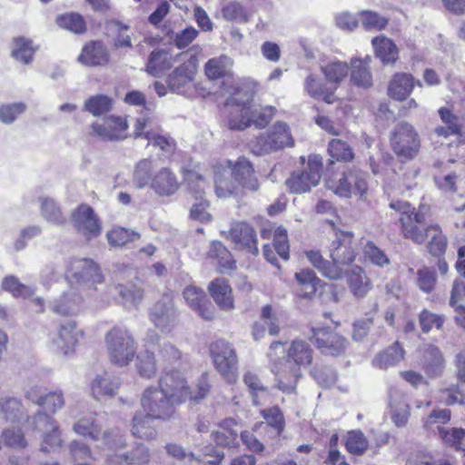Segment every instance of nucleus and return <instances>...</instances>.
I'll use <instances>...</instances> for the list:
<instances>
[{
    "mask_svg": "<svg viewBox=\"0 0 465 465\" xmlns=\"http://www.w3.org/2000/svg\"><path fill=\"white\" fill-rule=\"evenodd\" d=\"M436 400L445 405H452L455 403L463 404L465 396L460 391L458 385H451L447 388H440L436 391Z\"/></svg>",
    "mask_w": 465,
    "mask_h": 465,
    "instance_id": "nucleus-52",
    "label": "nucleus"
},
{
    "mask_svg": "<svg viewBox=\"0 0 465 465\" xmlns=\"http://www.w3.org/2000/svg\"><path fill=\"white\" fill-rule=\"evenodd\" d=\"M329 153L331 158L337 161H350L353 158L354 154L352 149L346 142L341 139H332L329 143Z\"/></svg>",
    "mask_w": 465,
    "mask_h": 465,
    "instance_id": "nucleus-56",
    "label": "nucleus"
},
{
    "mask_svg": "<svg viewBox=\"0 0 465 465\" xmlns=\"http://www.w3.org/2000/svg\"><path fill=\"white\" fill-rule=\"evenodd\" d=\"M420 325L424 333H428L433 327L441 329L445 318L443 315L433 313L428 310H423L419 317Z\"/></svg>",
    "mask_w": 465,
    "mask_h": 465,
    "instance_id": "nucleus-63",
    "label": "nucleus"
},
{
    "mask_svg": "<svg viewBox=\"0 0 465 465\" xmlns=\"http://www.w3.org/2000/svg\"><path fill=\"white\" fill-rule=\"evenodd\" d=\"M390 208L395 210L400 214L399 220L404 238L421 244L427 237H430V241L428 243L429 252L436 257L444 255L448 242L438 224L422 228L421 224L425 221V215L420 211L416 212L415 208L408 202L392 201L390 203Z\"/></svg>",
    "mask_w": 465,
    "mask_h": 465,
    "instance_id": "nucleus-3",
    "label": "nucleus"
},
{
    "mask_svg": "<svg viewBox=\"0 0 465 465\" xmlns=\"http://www.w3.org/2000/svg\"><path fill=\"white\" fill-rule=\"evenodd\" d=\"M295 279L303 288H312V291H319L324 287V282L319 279L315 272L310 269H303L295 273Z\"/></svg>",
    "mask_w": 465,
    "mask_h": 465,
    "instance_id": "nucleus-61",
    "label": "nucleus"
},
{
    "mask_svg": "<svg viewBox=\"0 0 465 465\" xmlns=\"http://www.w3.org/2000/svg\"><path fill=\"white\" fill-rule=\"evenodd\" d=\"M215 368L229 383L237 381V357L234 350L228 344L223 343L221 348L213 350Z\"/></svg>",
    "mask_w": 465,
    "mask_h": 465,
    "instance_id": "nucleus-17",
    "label": "nucleus"
},
{
    "mask_svg": "<svg viewBox=\"0 0 465 465\" xmlns=\"http://www.w3.org/2000/svg\"><path fill=\"white\" fill-rule=\"evenodd\" d=\"M152 179V162L147 159L140 161L134 172V183L138 188H143L151 183Z\"/></svg>",
    "mask_w": 465,
    "mask_h": 465,
    "instance_id": "nucleus-55",
    "label": "nucleus"
},
{
    "mask_svg": "<svg viewBox=\"0 0 465 465\" xmlns=\"http://www.w3.org/2000/svg\"><path fill=\"white\" fill-rule=\"evenodd\" d=\"M322 71L329 82L340 83L347 77L349 66L345 62L335 60L322 66Z\"/></svg>",
    "mask_w": 465,
    "mask_h": 465,
    "instance_id": "nucleus-51",
    "label": "nucleus"
},
{
    "mask_svg": "<svg viewBox=\"0 0 465 465\" xmlns=\"http://www.w3.org/2000/svg\"><path fill=\"white\" fill-rule=\"evenodd\" d=\"M120 386V380L107 372L97 374L91 382V392L94 399L101 401L114 397Z\"/></svg>",
    "mask_w": 465,
    "mask_h": 465,
    "instance_id": "nucleus-24",
    "label": "nucleus"
},
{
    "mask_svg": "<svg viewBox=\"0 0 465 465\" xmlns=\"http://www.w3.org/2000/svg\"><path fill=\"white\" fill-rule=\"evenodd\" d=\"M390 405L392 411L391 419L395 425L398 427L405 426L410 416V406L406 397L399 391L391 392Z\"/></svg>",
    "mask_w": 465,
    "mask_h": 465,
    "instance_id": "nucleus-34",
    "label": "nucleus"
},
{
    "mask_svg": "<svg viewBox=\"0 0 465 465\" xmlns=\"http://www.w3.org/2000/svg\"><path fill=\"white\" fill-rule=\"evenodd\" d=\"M357 15L360 23L366 31H381L385 29L389 19L371 10H361Z\"/></svg>",
    "mask_w": 465,
    "mask_h": 465,
    "instance_id": "nucleus-43",
    "label": "nucleus"
},
{
    "mask_svg": "<svg viewBox=\"0 0 465 465\" xmlns=\"http://www.w3.org/2000/svg\"><path fill=\"white\" fill-rule=\"evenodd\" d=\"M150 319L162 332H169L175 326L177 313L167 295H163L162 300L154 304Z\"/></svg>",
    "mask_w": 465,
    "mask_h": 465,
    "instance_id": "nucleus-19",
    "label": "nucleus"
},
{
    "mask_svg": "<svg viewBox=\"0 0 465 465\" xmlns=\"http://www.w3.org/2000/svg\"><path fill=\"white\" fill-rule=\"evenodd\" d=\"M144 138L148 140L149 144L158 147L166 154H171L175 150V143L173 139L156 134L152 130L145 133Z\"/></svg>",
    "mask_w": 465,
    "mask_h": 465,
    "instance_id": "nucleus-57",
    "label": "nucleus"
},
{
    "mask_svg": "<svg viewBox=\"0 0 465 465\" xmlns=\"http://www.w3.org/2000/svg\"><path fill=\"white\" fill-rule=\"evenodd\" d=\"M175 403L160 387H148L141 396L143 411L155 420L171 419L175 411Z\"/></svg>",
    "mask_w": 465,
    "mask_h": 465,
    "instance_id": "nucleus-8",
    "label": "nucleus"
},
{
    "mask_svg": "<svg viewBox=\"0 0 465 465\" xmlns=\"http://www.w3.org/2000/svg\"><path fill=\"white\" fill-rule=\"evenodd\" d=\"M199 32L193 26H187L186 28L179 31H168L166 36L169 38L178 49H183L189 46L198 36Z\"/></svg>",
    "mask_w": 465,
    "mask_h": 465,
    "instance_id": "nucleus-50",
    "label": "nucleus"
},
{
    "mask_svg": "<svg viewBox=\"0 0 465 465\" xmlns=\"http://www.w3.org/2000/svg\"><path fill=\"white\" fill-rule=\"evenodd\" d=\"M272 247L282 259L284 261L289 260L290 244L288 234L287 230L282 226H279L273 232Z\"/></svg>",
    "mask_w": 465,
    "mask_h": 465,
    "instance_id": "nucleus-54",
    "label": "nucleus"
},
{
    "mask_svg": "<svg viewBox=\"0 0 465 465\" xmlns=\"http://www.w3.org/2000/svg\"><path fill=\"white\" fill-rule=\"evenodd\" d=\"M68 276L76 282H101L100 270L95 262L90 259H76L70 261L67 270Z\"/></svg>",
    "mask_w": 465,
    "mask_h": 465,
    "instance_id": "nucleus-22",
    "label": "nucleus"
},
{
    "mask_svg": "<svg viewBox=\"0 0 465 465\" xmlns=\"http://www.w3.org/2000/svg\"><path fill=\"white\" fill-rule=\"evenodd\" d=\"M173 56L167 51L156 49L148 57L146 71L154 77H161L173 66Z\"/></svg>",
    "mask_w": 465,
    "mask_h": 465,
    "instance_id": "nucleus-31",
    "label": "nucleus"
},
{
    "mask_svg": "<svg viewBox=\"0 0 465 465\" xmlns=\"http://www.w3.org/2000/svg\"><path fill=\"white\" fill-rule=\"evenodd\" d=\"M33 424L35 430L44 432V440L41 445L43 451L48 452L61 446L60 431L51 416L40 411L33 418Z\"/></svg>",
    "mask_w": 465,
    "mask_h": 465,
    "instance_id": "nucleus-16",
    "label": "nucleus"
},
{
    "mask_svg": "<svg viewBox=\"0 0 465 465\" xmlns=\"http://www.w3.org/2000/svg\"><path fill=\"white\" fill-rule=\"evenodd\" d=\"M345 445L350 453L361 455L368 449L369 442L361 430H351L348 432Z\"/></svg>",
    "mask_w": 465,
    "mask_h": 465,
    "instance_id": "nucleus-53",
    "label": "nucleus"
},
{
    "mask_svg": "<svg viewBox=\"0 0 465 465\" xmlns=\"http://www.w3.org/2000/svg\"><path fill=\"white\" fill-rule=\"evenodd\" d=\"M56 24L59 27L74 34H83L86 30L84 18L75 13H67L58 16Z\"/></svg>",
    "mask_w": 465,
    "mask_h": 465,
    "instance_id": "nucleus-49",
    "label": "nucleus"
},
{
    "mask_svg": "<svg viewBox=\"0 0 465 465\" xmlns=\"http://www.w3.org/2000/svg\"><path fill=\"white\" fill-rule=\"evenodd\" d=\"M442 441L450 446L457 447L465 437V430L461 428H444L438 426Z\"/></svg>",
    "mask_w": 465,
    "mask_h": 465,
    "instance_id": "nucleus-64",
    "label": "nucleus"
},
{
    "mask_svg": "<svg viewBox=\"0 0 465 465\" xmlns=\"http://www.w3.org/2000/svg\"><path fill=\"white\" fill-rule=\"evenodd\" d=\"M159 387L177 404L188 400L190 386L179 371L165 372L159 380Z\"/></svg>",
    "mask_w": 465,
    "mask_h": 465,
    "instance_id": "nucleus-15",
    "label": "nucleus"
},
{
    "mask_svg": "<svg viewBox=\"0 0 465 465\" xmlns=\"http://www.w3.org/2000/svg\"><path fill=\"white\" fill-rule=\"evenodd\" d=\"M151 188L159 196H170L179 189V182L176 175L168 168H162L152 179Z\"/></svg>",
    "mask_w": 465,
    "mask_h": 465,
    "instance_id": "nucleus-25",
    "label": "nucleus"
},
{
    "mask_svg": "<svg viewBox=\"0 0 465 465\" xmlns=\"http://www.w3.org/2000/svg\"><path fill=\"white\" fill-rule=\"evenodd\" d=\"M40 202L41 213L45 221L58 226L65 223L66 218L54 199L44 197Z\"/></svg>",
    "mask_w": 465,
    "mask_h": 465,
    "instance_id": "nucleus-42",
    "label": "nucleus"
},
{
    "mask_svg": "<svg viewBox=\"0 0 465 465\" xmlns=\"http://www.w3.org/2000/svg\"><path fill=\"white\" fill-rule=\"evenodd\" d=\"M311 341L323 354L340 355L345 351L347 341L341 335L330 331L328 328L312 329Z\"/></svg>",
    "mask_w": 465,
    "mask_h": 465,
    "instance_id": "nucleus-13",
    "label": "nucleus"
},
{
    "mask_svg": "<svg viewBox=\"0 0 465 465\" xmlns=\"http://www.w3.org/2000/svg\"><path fill=\"white\" fill-rule=\"evenodd\" d=\"M310 262L321 271L326 277L336 280L341 277V271L338 267L332 266L325 261L319 251H308L305 252Z\"/></svg>",
    "mask_w": 465,
    "mask_h": 465,
    "instance_id": "nucleus-44",
    "label": "nucleus"
},
{
    "mask_svg": "<svg viewBox=\"0 0 465 465\" xmlns=\"http://www.w3.org/2000/svg\"><path fill=\"white\" fill-rule=\"evenodd\" d=\"M375 55L384 65L393 64L399 57V50L393 41L384 35H379L371 40Z\"/></svg>",
    "mask_w": 465,
    "mask_h": 465,
    "instance_id": "nucleus-29",
    "label": "nucleus"
},
{
    "mask_svg": "<svg viewBox=\"0 0 465 465\" xmlns=\"http://www.w3.org/2000/svg\"><path fill=\"white\" fill-rule=\"evenodd\" d=\"M351 180L354 182V193L363 196L368 189L366 173L355 168L328 177L325 185L335 194L341 197H349L352 193Z\"/></svg>",
    "mask_w": 465,
    "mask_h": 465,
    "instance_id": "nucleus-10",
    "label": "nucleus"
},
{
    "mask_svg": "<svg viewBox=\"0 0 465 465\" xmlns=\"http://www.w3.org/2000/svg\"><path fill=\"white\" fill-rule=\"evenodd\" d=\"M222 234L252 254L259 252L255 231L246 223H235L228 232H222Z\"/></svg>",
    "mask_w": 465,
    "mask_h": 465,
    "instance_id": "nucleus-21",
    "label": "nucleus"
},
{
    "mask_svg": "<svg viewBox=\"0 0 465 465\" xmlns=\"http://www.w3.org/2000/svg\"><path fill=\"white\" fill-rule=\"evenodd\" d=\"M322 157L317 154L309 156L307 166L302 172H294L286 180V184L293 193H303L316 186L322 177Z\"/></svg>",
    "mask_w": 465,
    "mask_h": 465,
    "instance_id": "nucleus-11",
    "label": "nucleus"
},
{
    "mask_svg": "<svg viewBox=\"0 0 465 465\" xmlns=\"http://www.w3.org/2000/svg\"><path fill=\"white\" fill-rule=\"evenodd\" d=\"M196 71L193 55L187 62L175 68L167 78V84L171 90L178 92L180 88L191 82Z\"/></svg>",
    "mask_w": 465,
    "mask_h": 465,
    "instance_id": "nucleus-30",
    "label": "nucleus"
},
{
    "mask_svg": "<svg viewBox=\"0 0 465 465\" xmlns=\"http://www.w3.org/2000/svg\"><path fill=\"white\" fill-rule=\"evenodd\" d=\"M81 298L78 292H63L52 304L54 312L62 315L75 314L80 310Z\"/></svg>",
    "mask_w": 465,
    "mask_h": 465,
    "instance_id": "nucleus-36",
    "label": "nucleus"
},
{
    "mask_svg": "<svg viewBox=\"0 0 465 465\" xmlns=\"http://www.w3.org/2000/svg\"><path fill=\"white\" fill-rule=\"evenodd\" d=\"M78 59L85 65L96 66L107 64L109 61V55L103 43L94 41L84 46Z\"/></svg>",
    "mask_w": 465,
    "mask_h": 465,
    "instance_id": "nucleus-28",
    "label": "nucleus"
},
{
    "mask_svg": "<svg viewBox=\"0 0 465 465\" xmlns=\"http://www.w3.org/2000/svg\"><path fill=\"white\" fill-rule=\"evenodd\" d=\"M393 152L405 160L413 159L419 153L420 143L413 125L407 122L398 123L390 137Z\"/></svg>",
    "mask_w": 465,
    "mask_h": 465,
    "instance_id": "nucleus-9",
    "label": "nucleus"
},
{
    "mask_svg": "<svg viewBox=\"0 0 465 465\" xmlns=\"http://www.w3.org/2000/svg\"><path fill=\"white\" fill-rule=\"evenodd\" d=\"M267 328L271 335H277L279 333L278 319L273 314L270 305H266L262 308L261 322L254 323L252 328L253 338L257 341L263 337Z\"/></svg>",
    "mask_w": 465,
    "mask_h": 465,
    "instance_id": "nucleus-33",
    "label": "nucleus"
},
{
    "mask_svg": "<svg viewBox=\"0 0 465 465\" xmlns=\"http://www.w3.org/2000/svg\"><path fill=\"white\" fill-rule=\"evenodd\" d=\"M403 359V350L396 342L393 346L378 354L373 359V365L380 369H388Z\"/></svg>",
    "mask_w": 465,
    "mask_h": 465,
    "instance_id": "nucleus-41",
    "label": "nucleus"
},
{
    "mask_svg": "<svg viewBox=\"0 0 465 465\" xmlns=\"http://www.w3.org/2000/svg\"><path fill=\"white\" fill-rule=\"evenodd\" d=\"M0 412L9 421L18 420L23 415L21 402L14 397H3L0 400Z\"/></svg>",
    "mask_w": 465,
    "mask_h": 465,
    "instance_id": "nucleus-48",
    "label": "nucleus"
},
{
    "mask_svg": "<svg viewBox=\"0 0 465 465\" xmlns=\"http://www.w3.org/2000/svg\"><path fill=\"white\" fill-rule=\"evenodd\" d=\"M77 344L76 325L73 322L61 324L58 331L51 337V350L61 355L72 353Z\"/></svg>",
    "mask_w": 465,
    "mask_h": 465,
    "instance_id": "nucleus-20",
    "label": "nucleus"
},
{
    "mask_svg": "<svg viewBox=\"0 0 465 465\" xmlns=\"http://www.w3.org/2000/svg\"><path fill=\"white\" fill-rule=\"evenodd\" d=\"M243 381L249 388L250 392L252 396V402L254 405H261L262 402L259 400L260 394H265L267 391L266 387L262 383L258 375L252 371H247L244 374Z\"/></svg>",
    "mask_w": 465,
    "mask_h": 465,
    "instance_id": "nucleus-59",
    "label": "nucleus"
},
{
    "mask_svg": "<svg viewBox=\"0 0 465 465\" xmlns=\"http://www.w3.org/2000/svg\"><path fill=\"white\" fill-rule=\"evenodd\" d=\"M184 182L189 191L194 194V197H203L207 183L203 175L195 171H186L184 173Z\"/></svg>",
    "mask_w": 465,
    "mask_h": 465,
    "instance_id": "nucleus-58",
    "label": "nucleus"
},
{
    "mask_svg": "<svg viewBox=\"0 0 465 465\" xmlns=\"http://www.w3.org/2000/svg\"><path fill=\"white\" fill-rule=\"evenodd\" d=\"M153 417L144 413H138L133 418L132 433L134 437L152 440L154 439L157 431L152 426Z\"/></svg>",
    "mask_w": 465,
    "mask_h": 465,
    "instance_id": "nucleus-37",
    "label": "nucleus"
},
{
    "mask_svg": "<svg viewBox=\"0 0 465 465\" xmlns=\"http://www.w3.org/2000/svg\"><path fill=\"white\" fill-rule=\"evenodd\" d=\"M36 48L33 42L25 37H17L13 41L12 57L17 62L27 64L32 62Z\"/></svg>",
    "mask_w": 465,
    "mask_h": 465,
    "instance_id": "nucleus-39",
    "label": "nucleus"
},
{
    "mask_svg": "<svg viewBox=\"0 0 465 465\" xmlns=\"http://www.w3.org/2000/svg\"><path fill=\"white\" fill-rule=\"evenodd\" d=\"M64 405V394L61 391H50L43 396L40 405L45 411L54 414Z\"/></svg>",
    "mask_w": 465,
    "mask_h": 465,
    "instance_id": "nucleus-62",
    "label": "nucleus"
},
{
    "mask_svg": "<svg viewBox=\"0 0 465 465\" xmlns=\"http://www.w3.org/2000/svg\"><path fill=\"white\" fill-rule=\"evenodd\" d=\"M421 367L429 378L440 377L445 368V360L440 349L427 344L422 349Z\"/></svg>",
    "mask_w": 465,
    "mask_h": 465,
    "instance_id": "nucleus-23",
    "label": "nucleus"
},
{
    "mask_svg": "<svg viewBox=\"0 0 465 465\" xmlns=\"http://www.w3.org/2000/svg\"><path fill=\"white\" fill-rule=\"evenodd\" d=\"M112 108L113 100L107 95L98 94L87 99L84 109L94 116H100L110 112Z\"/></svg>",
    "mask_w": 465,
    "mask_h": 465,
    "instance_id": "nucleus-47",
    "label": "nucleus"
},
{
    "mask_svg": "<svg viewBox=\"0 0 465 465\" xmlns=\"http://www.w3.org/2000/svg\"><path fill=\"white\" fill-rule=\"evenodd\" d=\"M415 81L411 74L406 73L395 74L388 87V94L394 100L403 101L412 92Z\"/></svg>",
    "mask_w": 465,
    "mask_h": 465,
    "instance_id": "nucleus-27",
    "label": "nucleus"
},
{
    "mask_svg": "<svg viewBox=\"0 0 465 465\" xmlns=\"http://www.w3.org/2000/svg\"><path fill=\"white\" fill-rule=\"evenodd\" d=\"M71 221L77 232L87 240L98 237L102 232V223L94 209L85 203L80 204L71 214Z\"/></svg>",
    "mask_w": 465,
    "mask_h": 465,
    "instance_id": "nucleus-12",
    "label": "nucleus"
},
{
    "mask_svg": "<svg viewBox=\"0 0 465 465\" xmlns=\"http://www.w3.org/2000/svg\"><path fill=\"white\" fill-rule=\"evenodd\" d=\"M127 122L120 116H109L104 124L94 123L91 125L92 134L103 141H119L126 138Z\"/></svg>",
    "mask_w": 465,
    "mask_h": 465,
    "instance_id": "nucleus-18",
    "label": "nucleus"
},
{
    "mask_svg": "<svg viewBox=\"0 0 465 465\" xmlns=\"http://www.w3.org/2000/svg\"><path fill=\"white\" fill-rule=\"evenodd\" d=\"M207 258L217 265L220 272L232 270L235 267V261L232 259L231 252L219 241L212 242Z\"/></svg>",
    "mask_w": 465,
    "mask_h": 465,
    "instance_id": "nucleus-32",
    "label": "nucleus"
},
{
    "mask_svg": "<svg viewBox=\"0 0 465 465\" xmlns=\"http://www.w3.org/2000/svg\"><path fill=\"white\" fill-rule=\"evenodd\" d=\"M139 238V234L124 228H116L107 233L108 242L112 246H123Z\"/></svg>",
    "mask_w": 465,
    "mask_h": 465,
    "instance_id": "nucleus-60",
    "label": "nucleus"
},
{
    "mask_svg": "<svg viewBox=\"0 0 465 465\" xmlns=\"http://www.w3.org/2000/svg\"><path fill=\"white\" fill-rule=\"evenodd\" d=\"M304 89L314 99L332 103L333 93L330 92L322 80L314 74H309L304 81Z\"/></svg>",
    "mask_w": 465,
    "mask_h": 465,
    "instance_id": "nucleus-38",
    "label": "nucleus"
},
{
    "mask_svg": "<svg viewBox=\"0 0 465 465\" xmlns=\"http://www.w3.org/2000/svg\"><path fill=\"white\" fill-rule=\"evenodd\" d=\"M188 305L203 319L211 320L213 317V308L205 292H183Z\"/></svg>",
    "mask_w": 465,
    "mask_h": 465,
    "instance_id": "nucleus-35",
    "label": "nucleus"
},
{
    "mask_svg": "<svg viewBox=\"0 0 465 465\" xmlns=\"http://www.w3.org/2000/svg\"><path fill=\"white\" fill-rule=\"evenodd\" d=\"M238 424L233 419L224 420L219 428L212 432L213 440L220 446L236 448L238 441Z\"/></svg>",
    "mask_w": 465,
    "mask_h": 465,
    "instance_id": "nucleus-26",
    "label": "nucleus"
},
{
    "mask_svg": "<svg viewBox=\"0 0 465 465\" xmlns=\"http://www.w3.org/2000/svg\"><path fill=\"white\" fill-rule=\"evenodd\" d=\"M109 361L119 367L128 366L136 356L137 343L125 328L114 327L105 334Z\"/></svg>",
    "mask_w": 465,
    "mask_h": 465,
    "instance_id": "nucleus-5",
    "label": "nucleus"
},
{
    "mask_svg": "<svg viewBox=\"0 0 465 465\" xmlns=\"http://www.w3.org/2000/svg\"><path fill=\"white\" fill-rule=\"evenodd\" d=\"M293 145L294 140L288 124L276 122L266 133L261 134L251 143V150L256 155H263Z\"/></svg>",
    "mask_w": 465,
    "mask_h": 465,
    "instance_id": "nucleus-7",
    "label": "nucleus"
},
{
    "mask_svg": "<svg viewBox=\"0 0 465 465\" xmlns=\"http://www.w3.org/2000/svg\"><path fill=\"white\" fill-rule=\"evenodd\" d=\"M232 65L231 59L226 55L210 59L205 64V74L210 79H218L224 76Z\"/></svg>",
    "mask_w": 465,
    "mask_h": 465,
    "instance_id": "nucleus-45",
    "label": "nucleus"
},
{
    "mask_svg": "<svg viewBox=\"0 0 465 465\" xmlns=\"http://www.w3.org/2000/svg\"><path fill=\"white\" fill-rule=\"evenodd\" d=\"M136 370L143 378L151 379L155 376L157 367L153 352L146 349L136 356Z\"/></svg>",
    "mask_w": 465,
    "mask_h": 465,
    "instance_id": "nucleus-40",
    "label": "nucleus"
},
{
    "mask_svg": "<svg viewBox=\"0 0 465 465\" xmlns=\"http://www.w3.org/2000/svg\"><path fill=\"white\" fill-rule=\"evenodd\" d=\"M313 351L303 340H294L286 350L281 341H273L267 357L272 371L277 378V387L285 393H295L302 370L312 361Z\"/></svg>",
    "mask_w": 465,
    "mask_h": 465,
    "instance_id": "nucleus-1",
    "label": "nucleus"
},
{
    "mask_svg": "<svg viewBox=\"0 0 465 465\" xmlns=\"http://www.w3.org/2000/svg\"><path fill=\"white\" fill-rule=\"evenodd\" d=\"M351 79L354 84L364 88H368L372 84L370 67L361 63L358 58L351 60Z\"/></svg>",
    "mask_w": 465,
    "mask_h": 465,
    "instance_id": "nucleus-46",
    "label": "nucleus"
},
{
    "mask_svg": "<svg viewBox=\"0 0 465 465\" xmlns=\"http://www.w3.org/2000/svg\"><path fill=\"white\" fill-rule=\"evenodd\" d=\"M239 96L240 93L231 95L225 104L231 108L228 120L231 130L243 131L252 124L263 128L271 122L276 113L275 107L250 104V95L247 93L243 97Z\"/></svg>",
    "mask_w": 465,
    "mask_h": 465,
    "instance_id": "nucleus-4",
    "label": "nucleus"
},
{
    "mask_svg": "<svg viewBox=\"0 0 465 465\" xmlns=\"http://www.w3.org/2000/svg\"><path fill=\"white\" fill-rule=\"evenodd\" d=\"M352 238L351 232H336L330 250V256L333 262L332 266L347 265L354 261L356 253L352 247Z\"/></svg>",
    "mask_w": 465,
    "mask_h": 465,
    "instance_id": "nucleus-14",
    "label": "nucleus"
},
{
    "mask_svg": "<svg viewBox=\"0 0 465 465\" xmlns=\"http://www.w3.org/2000/svg\"><path fill=\"white\" fill-rule=\"evenodd\" d=\"M74 431L85 439L99 441L109 448L122 449L126 445L125 439L118 429L102 430V425L93 414L80 418L73 426Z\"/></svg>",
    "mask_w": 465,
    "mask_h": 465,
    "instance_id": "nucleus-6",
    "label": "nucleus"
},
{
    "mask_svg": "<svg viewBox=\"0 0 465 465\" xmlns=\"http://www.w3.org/2000/svg\"><path fill=\"white\" fill-rule=\"evenodd\" d=\"M215 193L219 198L242 196L245 192H256L259 181L252 163L244 156L236 161L226 160L213 165Z\"/></svg>",
    "mask_w": 465,
    "mask_h": 465,
    "instance_id": "nucleus-2",
    "label": "nucleus"
}]
</instances>
